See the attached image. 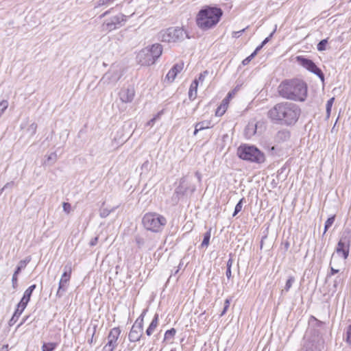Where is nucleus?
<instances>
[{
	"mask_svg": "<svg viewBox=\"0 0 351 351\" xmlns=\"http://www.w3.org/2000/svg\"><path fill=\"white\" fill-rule=\"evenodd\" d=\"M229 305H230L229 300L226 299L225 301V306H224L223 310L221 313V316H223L226 313L228 308L229 307Z\"/></svg>",
	"mask_w": 351,
	"mask_h": 351,
	"instance_id": "nucleus-44",
	"label": "nucleus"
},
{
	"mask_svg": "<svg viewBox=\"0 0 351 351\" xmlns=\"http://www.w3.org/2000/svg\"><path fill=\"white\" fill-rule=\"evenodd\" d=\"M210 231H207L204 234V239L202 241V243L201 244V246L202 247H206L208 244H209V241H210Z\"/></svg>",
	"mask_w": 351,
	"mask_h": 351,
	"instance_id": "nucleus-26",
	"label": "nucleus"
},
{
	"mask_svg": "<svg viewBox=\"0 0 351 351\" xmlns=\"http://www.w3.org/2000/svg\"><path fill=\"white\" fill-rule=\"evenodd\" d=\"M295 279L293 276H289L288 280L286 282L285 286L284 289L282 291H289L291 287H292L293 284L295 282Z\"/></svg>",
	"mask_w": 351,
	"mask_h": 351,
	"instance_id": "nucleus-25",
	"label": "nucleus"
},
{
	"mask_svg": "<svg viewBox=\"0 0 351 351\" xmlns=\"http://www.w3.org/2000/svg\"><path fill=\"white\" fill-rule=\"evenodd\" d=\"M232 97V94L231 93H228V96L226 97L228 99V100L229 99L230 97Z\"/></svg>",
	"mask_w": 351,
	"mask_h": 351,
	"instance_id": "nucleus-62",
	"label": "nucleus"
},
{
	"mask_svg": "<svg viewBox=\"0 0 351 351\" xmlns=\"http://www.w3.org/2000/svg\"><path fill=\"white\" fill-rule=\"evenodd\" d=\"M335 221V216H332L329 217L326 221L325 222V226H324V234L326 232L328 229L332 225V223Z\"/></svg>",
	"mask_w": 351,
	"mask_h": 351,
	"instance_id": "nucleus-29",
	"label": "nucleus"
},
{
	"mask_svg": "<svg viewBox=\"0 0 351 351\" xmlns=\"http://www.w3.org/2000/svg\"><path fill=\"white\" fill-rule=\"evenodd\" d=\"M350 243L351 237L350 232H344L339 239L335 252L345 260L348 257Z\"/></svg>",
	"mask_w": 351,
	"mask_h": 351,
	"instance_id": "nucleus-8",
	"label": "nucleus"
},
{
	"mask_svg": "<svg viewBox=\"0 0 351 351\" xmlns=\"http://www.w3.org/2000/svg\"><path fill=\"white\" fill-rule=\"evenodd\" d=\"M14 185V182H8L6 184L4 185V186L0 190V193L3 191L5 190V189L7 188H12Z\"/></svg>",
	"mask_w": 351,
	"mask_h": 351,
	"instance_id": "nucleus-48",
	"label": "nucleus"
},
{
	"mask_svg": "<svg viewBox=\"0 0 351 351\" xmlns=\"http://www.w3.org/2000/svg\"><path fill=\"white\" fill-rule=\"evenodd\" d=\"M143 318L139 317L134 323L129 332L128 338L131 342L138 341L143 334Z\"/></svg>",
	"mask_w": 351,
	"mask_h": 351,
	"instance_id": "nucleus-11",
	"label": "nucleus"
},
{
	"mask_svg": "<svg viewBox=\"0 0 351 351\" xmlns=\"http://www.w3.org/2000/svg\"><path fill=\"white\" fill-rule=\"evenodd\" d=\"M8 344L3 345V347L0 349V351H8Z\"/></svg>",
	"mask_w": 351,
	"mask_h": 351,
	"instance_id": "nucleus-55",
	"label": "nucleus"
},
{
	"mask_svg": "<svg viewBox=\"0 0 351 351\" xmlns=\"http://www.w3.org/2000/svg\"><path fill=\"white\" fill-rule=\"evenodd\" d=\"M208 71H204V72L201 73L199 74L198 79H196L198 81V83L199 82H202L204 80L205 77L208 75Z\"/></svg>",
	"mask_w": 351,
	"mask_h": 351,
	"instance_id": "nucleus-40",
	"label": "nucleus"
},
{
	"mask_svg": "<svg viewBox=\"0 0 351 351\" xmlns=\"http://www.w3.org/2000/svg\"><path fill=\"white\" fill-rule=\"evenodd\" d=\"M27 318L25 319H23V321L19 324L18 327H19L20 326H21L26 320Z\"/></svg>",
	"mask_w": 351,
	"mask_h": 351,
	"instance_id": "nucleus-61",
	"label": "nucleus"
},
{
	"mask_svg": "<svg viewBox=\"0 0 351 351\" xmlns=\"http://www.w3.org/2000/svg\"><path fill=\"white\" fill-rule=\"evenodd\" d=\"M182 265V263L180 262V264H179V266H178V269H177L173 272V273H172V274H171V275L170 278H171L172 276H176V275L178 273V271H179V270H180V267H181V265Z\"/></svg>",
	"mask_w": 351,
	"mask_h": 351,
	"instance_id": "nucleus-54",
	"label": "nucleus"
},
{
	"mask_svg": "<svg viewBox=\"0 0 351 351\" xmlns=\"http://www.w3.org/2000/svg\"><path fill=\"white\" fill-rule=\"evenodd\" d=\"M97 241H98V237H96L95 238H93L90 241V246H95L97 243Z\"/></svg>",
	"mask_w": 351,
	"mask_h": 351,
	"instance_id": "nucleus-50",
	"label": "nucleus"
},
{
	"mask_svg": "<svg viewBox=\"0 0 351 351\" xmlns=\"http://www.w3.org/2000/svg\"><path fill=\"white\" fill-rule=\"evenodd\" d=\"M222 14L223 12L220 8L206 6L197 14V25L204 30L212 28L218 23Z\"/></svg>",
	"mask_w": 351,
	"mask_h": 351,
	"instance_id": "nucleus-3",
	"label": "nucleus"
},
{
	"mask_svg": "<svg viewBox=\"0 0 351 351\" xmlns=\"http://www.w3.org/2000/svg\"><path fill=\"white\" fill-rule=\"evenodd\" d=\"M255 56L256 52H253L250 56H249L242 61V64L243 66L247 65Z\"/></svg>",
	"mask_w": 351,
	"mask_h": 351,
	"instance_id": "nucleus-37",
	"label": "nucleus"
},
{
	"mask_svg": "<svg viewBox=\"0 0 351 351\" xmlns=\"http://www.w3.org/2000/svg\"><path fill=\"white\" fill-rule=\"evenodd\" d=\"M56 158H57V155L56 153H51L49 156H48V158L47 160L49 161L51 160L53 162H55L56 160Z\"/></svg>",
	"mask_w": 351,
	"mask_h": 351,
	"instance_id": "nucleus-45",
	"label": "nucleus"
},
{
	"mask_svg": "<svg viewBox=\"0 0 351 351\" xmlns=\"http://www.w3.org/2000/svg\"><path fill=\"white\" fill-rule=\"evenodd\" d=\"M126 21V16L123 14H119L117 16H112L108 20H106L104 24V29L110 32L118 27L119 25H121L123 22Z\"/></svg>",
	"mask_w": 351,
	"mask_h": 351,
	"instance_id": "nucleus-13",
	"label": "nucleus"
},
{
	"mask_svg": "<svg viewBox=\"0 0 351 351\" xmlns=\"http://www.w3.org/2000/svg\"><path fill=\"white\" fill-rule=\"evenodd\" d=\"M228 99L227 98H225L223 99L221 105L217 108V110H216V112H215V114L216 116H222L226 110H227V108H228Z\"/></svg>",
	"mask_w": 351,
	"mask_h": 351,
	"instance_id": "nucleus-23",
	"label": "nucleus"
},
{
	"mask_svg": "<svg viewBox=\"0 0 351 351\" xmlns=\"http://www.w3.org/2000/svg\"><path fill=\"white\" fill-rule=\"evenodd\" d=\"M62 207H63V210L65 213H66L67 214H69L70 213L71 209V206L69 203L64 202Z\"/></svg>",
	"mask_w": 351,
	"mask_h": 351,
	"instance_id": "nucleus-42",
	"label": "nucleus"
},
{
	"mask_svg": "<svg viewBox=\"0 0 351 351\" xmlns=\"http://www.w3.org/2000/svg\"><path fill=\"white\" fill-rule=\"evenodd\" d=\"M274 32H275V30H274L273 32H271V33L270 34V35H269L268 37H267V38H265V39L262 42V43H261L262 46H264L266 43H267L269 41V40L271 39V38L273 36V34H274Z\"/></svg>",
	"mask_w": 351,
	"mask_h": 351,
	"instance_id": "nucleus-47",
	"label": "nucleus"
},
{
	"mask_svg": "<svg viewBox=\"0 0 351 351\" xmlns=\"http://www.w3.org/2000/svg\"><path fill=\"white\" fill-rule=\"evenodd\" d=\"M328 43V38L323 39L317 44V49L319 51H325L326 49V45Z\"/></svg>",
	"mask_w": 351,
	"mask_h": 351,
	"instance_id": "nucleus-28",
	"label": "nucleus"
},
{
	"mask_svg": "<svg viewBox=\"0 0 351 351\" xmlns=\"http://www.w3.org/2000/svg\"><path fill=\"white\" fill-rule=\"evenodd\" d=\"M32 294V293L28 291L27 290L25 291L23 296V298H21V301L19 302V304H21V306H22V307H23V306L25 307L27 306L28 302L30 300V298H31Z\"/></svg>",
	"mask_w": 351,
	"mask_h": 351,
	"instance_id": "nucleus-24",
	"label": "nucleus"
},
{
	"mask_svg": "<svg viewBox=\"0 0 351 351\" xmlns=\"http://www.w3.org/2000/svg\"><path fill=\"white\" fill-rule=\"evenodd\" d=\"M106 346L114 350L116 348V347L117 346V343H114L112 341H108V343L106 344Z\"/></svg>",
	"mask_w": 351,
	"mask_h": 351,
	"instance_id": "nucleus-46",
	"label": "nucleus"
},
{
	"mask_svg": "<svg viewBox=\"0 0 351 351\" xmlns=\"http://www.w3.org/2000/svg\"><path fill=\"white\" fill-rule=\"evenodd\" d=\"M226 276L228 279H230L232 277L231 269L227 268L226 272Z\"/></svg>",
	"mask_w": 351,
	"mask_h": 351,
	"instance_id": "nucleus-51",
	"label": "nucleus"
},
{
	"mask_svg": "<svg viewBox=\"0 0 351 351\" xmlns=\"http://www.w3.org/2000/svg\"><path fill=\"white\" fill-rule=\"evenodd\" d=\"M115 0H98L96 3L95 8L104 5H108L112 3Z\"/></svg>",
	"mask_w": 351,
	"mask_h": 351,
	"instance_id": "nucleus-30",
	"label": "nucleus"
},
{
	"mask_svg": "<svg viewBox=\"0 0 351 351\" xmlns=\"http://www.w3.org/2000/svg\"><path fill=\"white\" fill-rule=\"evenodd\" d=\"M298 60L304 68L317 75L322 82L324 81V75L322 70L311 60L301 57H298Z\"/></svg>",
	"mask_w": 351,
	"mask_h": 351,
	"instance_id": "nucleus-12",
	"label": "nucleus"
},
{
	"mask_svg": "<svg viewBox=\"0 0 351 351\" xmlns=\"http://www.w3.org/2000/svg\"><path fill=\"white\" fill-rule=\"evenodd\" d=\"M339 272V269H334L333 267H331V269H330V275H334L337 273Z\"/></svg>",
	"mask_w": 351,
	"mask_h": 351,
	"instance_id": "nucleus-56",
	"label": "nucleus"
},
{
	"mask_svg": "<svg viewBox=\"0 0 351 351\" xmlns=\"http://www.w3.org/2000/svg\"><path fill=\"white\" fill-rule=\"evenodd\" d=\"M346 341L351 344V326H349L346 332Z\"/></svg>",
	"mask_w": 351,
	"mask_h": 351,
	"instance_id": "nucleus-43",
	"label": "nucleus"
},
{
	"mask_svg": "<svg viewBox=\"0 0 351 351\" xmlns=\"http://www.w3.org/2000/svg\"><path fill=\"white\" fill-rule=\"evenodd\" d=\"M263 46H262V45H261L260 46L257 47L256 49H255V51L254 52H256V54L257 53V52L263 47Z\"/></svg>",
	"mask_w": 351,
	"mask_h": 351,
	"instance_id": "nucleus-59",
	"label": "nucleus"
},
{
	"mask_svg": "<svg viewBox=\"0 0 351 351\" xmlns=\"http://www.w3.org/2000/svg\"><path fill=\"white\" fill-rule=\"evenodd\" d=\"M183 63H178L173 65V66L170 69V71L167 74L166 79L169 82H172L175 80L178 73L181 72V71L183 69Z\"/></svg>",
	"mask_w": 351,
	"mask_h": 351,
	"instance_id": "nucleus-17",
	"label": "nucleus"
},
{
	"mask_svg": "<svg viewBox=\"0 0 351 351\" xmlns=\"http://www.w3.org/2000/svg\"><path fill=\"white\" fill-rule=\"evenodd\" d=\"M122 74L121 70L117 66H112L110 69L106 73L99 81L105 85H114L121 78Z\"/></svg>",
	"mask_w": 351,
	"mask_h": 351,
	"instance_id": "nucleus-10",
	"label": "nucleus"
},
{
	"mask_svg": "<svg viewBox=\"0 0 351 351\" xmlns=\"http://www.w3.org/2000/svg\"><path fill=\"white\" fill-rule=\"evenodd\" d=\"M195 175L197 177L198 180H200V179H201L200 174L198 172H196Z\"/></svg>",
	"mask_w": 351,
	"mask_h": 351,
	"instance_id": "nucleus-60",
	"label": "nucleus"
},
{
	"mask_svg": "<svg viewBox=\"0 0 351 351\" xmlns=\"http://www.w3.org/2000/svg\"><path fill=\"white\" fill-rule=\"evenodd\" d=\"M322 348V341L317 337L312 339L304 337V342L302 350L304 351H321Z\"/></svg>",
	"mask_w": 351,
	"mask_h": 351,
	"instance_id": "nucleus-14",
	"label": "nucleus"
},
{
	"mask_svg": "<svg viewBox=\"0 0 351 351\" xmlns=\"http://www.w3.org/2000/svg\"><path fill=\"white\" fill-rule=\"evenodd\" d=\"M245 29H242L241 31H239V32H234L233 34H234V37H239L241 34V32H244Z\"/></svg>",
	"mask_w": 351,
	"mask_h": 351,
	"instance_id": "nucleus-58",
	"label": "nucleus"
},
{
	"mask_svg": "<svg viewBox=\"0 0 351 351\" xmlns=\"http://www.w3.org/2000/svg\"><path fill=\"white\" fill-rule=\"evenodd\" d=\"M278 134L279 136H283L285 138L289 136V133L287 132H285V131H280V132H278Z\"/></svg>",
	"mask_w": 351,
	"mask_h": 351,
	"instance_id": "nucleus-52",
	"label": "nucleus"
},
{
	"mask_svg": "<svg viewBox=\"0 0 351 351\" xmlns=\"http://www.w3.org/2000/svg\"><path fill=\"white\" fill-rule=\"evenodd\" d=\"M135 95L134 88L132 86L128 88H123L119 93V96L120 100L123 103H130L133 101Z\"/></svg>",
	"mask_w": 351,
	"mask_h": 351,
	"instance_id": "nucleus-16",
	"label": "nucleus"
},
{
	"mask_svg": "<svg viewBox=\"0 0 351 351\" xmlns=\"http://www.w3.org/2000/svg\"><path fill=\"white\" fill-rule=\"evenodd\" d=\"M162 52V45L154 44L151 47H145L141 50L136 56V61L142 66L152 65L161 56Z\"/></svg>",
	"mask_w": 351,
	"mask_h": 351,
	"instance_id": "nucleus-4",
	"label": "nucleus"
},
{
	"mask_svg": "<svg viewBox=\"0 0 351 351\" xmlns=\"http://www.w3.org/2000/svg\"><path fill=\"white\" fill-rule=\"evenodd\" d=\"M31 257L27 256L24 260H21L19 261L16 270L14 271L12 278V285L13 289H16L18 287V275L21 271L22 269H25L27 265L30 262Z\"/></svg>",
	"mask_w": 351,
	"mask_h": 351,
	"instance_id": "nucleus-15",
	"label": "nucleus"
},
{
	"mask_svg": "<svg viewBox=\"0 0 351 351\" xmlns=\"http://www.w3.org/2000/svg\"><path fill=\"white\" fill-rule=\"evenodd\" d=\"M237 156L242 160L252 162L262 163L265 154L254 145H241L237 149Z\"/></svg>",
	"mask_w": 351,
	"mask_h": 351,
	"instance_id": "nucleus-5",
	"label": "nucleus"
},
{
	"mask_svg": "<svg viewBox=\"0 0 351 351\" xmlns=\"http://www.w3.org/2000/svg\"><path fill=\"white\" fill-rule=\"evenodd\" d=\"M186 32L182 28L172 27L160 32L159 37L162 42L176 43L184 40Z\"/></svg>",
	"mask_w": 351,
	"mask_h": 351,
	"instance_id": "nucleus-7",
	"label": "nucleus"
},
{
	"mask_svg": "<svg viewBox=\"0 0 351 351\" xmlns=\"http://www.w3.org/2000/svg\"><path fill=\"white\" fill-rule=\"evenodd\" d=\"M106 16V14H105V12H104L101 15H100L99 17L101 19V18H103V17H104Z\"/></svg>",
	"mask_w": 351,
	"mask_h": 351,
	"instance_id": "nucleus-64",
	"label": "nucleus"
},
{
	"mask_svg": "<svg viewBox=\"0 0 351 351\" xmlns=\"http://www.w3.org/2000/svg\"><path fill=\"white\" fill-rule=\"evenodd\" d=\"M278 90L282 97L295 101H304L307 97L306 84L298 79L282 82Z\"/></svg>",
	"mask_w": 351,
	"mask_h": 351,
	"instance_id": "nucleus-2",
	"label": "nucleus"
},
{
	"mask_svg": "<svg viewBox=\"0 0 351 351\" xmlns=\"http://www.w3.org/2000/svg\"><path fill=\"white\" fill-rule=\"evenodd\" d=\"M334 100H335V98L332 97V98H330L327 101V104H326V112L328 114V116H329L330 114V111H331V108H332V104L334 102Z\"/></svg>",
	"mask_w": 351,
	"mask_h": 351,
	"instance_id": "nucleus-35",
	"label": "nucleus"
},
{
	"mask_svg": "<svg viewBox=\"0 0 351 351\" xmlns=\"http://www.w3.org/2000/svg\"><path fill=\"white\" fill-rule=\"evenodd\" d=\"M176 333V330L174 328H171L166 331L165 334V339H172Z\"/></svg>",
	"mask_w": 351,
	"mask_h": 351,
	"instance_id": "nucleus-31",
	"label": "nucleus"
},
{
	"mask_svg": "<svg viewBox=\"0 0 351 351\" xmlns=\"http://www.w3.org/2000/svg\"><path fill=\"white\" fill-rule=\"evenodd\" d=\"M230 256H232L231 254H230ZM232 263H233V259L232 258V257H230V258L228 259L227 264H226L227 268L231 269Z\"/></svg>",
	"mask_w": 351,
	"mask_h": 351,
	"instance_id": "nucleus-49",
	"label": "nucleus"
},
{
	"mask_svg": "<svg viewBox=\"0 0 351 351\" xmlns=\"http://www.w3.org/2000/svg\"><path fill=\"white\" fill-rule=\"evenodd\" d=\"M56 347L55 343H44L42 346V351H53Z\"/></svg>",
	"mask_w": 351,
	"mask_h": 351,
	"instance_id": "nucleus-27",
	"label": "nucleus"
},
{
	"mask_svg": "<svg viewBox=\"0 0 351 351\" xmlns=\"http://www.w3.org/2000/svg\"><path fill=\"white\" fill-rule=\"evenodd\" d=\"M106 16V14H105V12H104L101 15H100L99 17L101 19V18H103V17H104Z\"/></svg>",
	"mask_w": 351,
	"mask_h": 351,
	"instance_id": "nucleus-63",
	"label": "nucleus"
},
{
	"mask_svg": "<svg viewBox=\"0 0 351 351\" xmlns=\"http://www.w3.org/2000/svg\"><path fill=\"white\" fill-rule=\"evenodd\" d=\"M301 114L300 108L295 104L282 101L276 104L267 112L268 117L273 121L280 122L282 125H294Z\"/></svg>",
	"mask_w": 351,
	"mask_h": 351,
	"instance_id": "nucleus-1",
	"label": "nucleus"
},
{
	"mask_svg": "<svg viewBox=\"0 0 351 351\" xmlns=\"http://www.w3.org/2000/svg\"><path fill=\"white\" fill-rule=\"evenodd\" d=\"M243 198L239 200V202L237 204V205L234 208L233 217L236 216L241 210L242 207H243Z\"/></svg>",
	"mask_w": 351,
	"mask_h": 351,
	"instance_id": "nucleus-32",
	"label": "nucleus"
},
{
	"mask_svg": "<svg viewBox=\"0 0 351 351\" xmlns=\"http://www.w3.org/2000/svg\"><path fill=\"white\" fill-rule=\"evenodd\" d=\"M112 210H108V208H101L99 213L100 217L105 218L108 217Z\"/></svg>",
	"mask_w": 351,
	"mask_h": 351,
	"instance_id": "nucleus-36",
	"label": "nucleus"
},
{
	"mask_svg": "<svg viewBox=\"0 0 351 351\" xmlns=\"http://www.w3.org/2000/svg\"><path fill=\"white\" fill-rule=\"evenodd\" d=\"M144 228L152 232H160L167 223L166 218L156 213H146L142 219Z\"/></svg>",
	"mask_w": 351,
	"mask_h": 351,
	"instance_id": "nucleus-6",
	"label": "nucleus"
},
{
	"mask_svg": "<svg viewBox=\"0 0 351 351\" xmlns=\"http://www.w3.org/2000/svg\"><path fill=\"white\" fill-rule=\"evenodd\" d=\"M198 86V81L195 80L191 84L189 90V98L190 100H194L197 97V90Z\"/></svg>",
	"mask_w": 351,
	"mask_h": 351,
	"instance_id": "nucleus-19",
	"label": "nucleus"
},
{
	"mask_svg": "<svg viewBox=\"0 0 351 351\" xmlns=\"http://www.w3.org/2000/svg\"><path fill=\"white\" fill-rule=\"evenodd\" d=\"M121 330L119 328H113L110 330L108 336V340L114 343H117L118 338L120 335Z\"/></svg>",
	"mask_w": 351,
	"mask_h": 351,
	"instance_id": "nucleus-20",
	"label": "nucleus"
},
{
	"mask_svg": "<svg viewBox=\"0 0 351 351\" xmlns=\"http://www.w3.org/2000/svg\"><path fill=\"white\" fill-rule=\"evenodd\" d=\"M36 285H32L30 287H29L26 290L32 293L34 291V290L36 289Z\"/></svg>",
	"mask_w": 351,
	"mask_h": 351,
	"instance_id": "nucleus-53",
	"label": "nucleus"
},
{
	"mask_svg": "<svg viewBox=\"0 0 351 351\" xmlns=\"http://www.w3.org/2000/svg\"><path fill=\"white\" fill-rule=\"evenodd\" d=\"M158 324V315L156 314L154 315V317L152 319L151 324H149V327L146 330V334L147 336H150L153 334V332L155 330V329L156 328Z\"/></svg>",
	"mask_w": 351,
	"mask_h": 351,
	"instance_id": "nucleus-21",
	"label": "nucleus"
},
{
	"mask_svg": "<svg viewBox=\"0 0 351 351\" xmlns=\"http://www.w3.org/2000/svg\"><path fill=\"white\" fill-rule=\"evenodd\" d=\"M210 122L208 121H203L198 122L195 125L194 135H196L199 131L210 128Z\"/></svg>",
	"mask_w": 351,
	"mask_h": 351,
	"instance_id": "nucleus-22",
	"label": "nucleus"
},
{
	"mask_svg": "<svg viewBox=\"0 0 351 351\" xmlns=\"http://www.w3.org/2000/svg\"><path fill=\"white\" fill-rule=\"evenodd\" d=\"M162 114V112H160L158 113V114H156L154 118H152V119H150V120L147 122V125L152 126V125L154 124V123H155L156 120V119H159V117H160V114Z\"/></svg>",
	"mask_w": 351,
	"mask_h": 351,
	"instance_id": "nucleus-41",
	"label": "nucleus"
},
{
	"mask_svg": "<svg viewBox=\"0 0 351 351\" xmlns=\"http://www.w3.org/2000/svg\"><path fill=\"white\" fill-rule=\"evenodd\" d=\"M96 330H97V326L96 325H94L93 328L90 329V328H88L87 330V332L89 333L90 332L91 333V337L90 339L88 340V342L89 344H92L93 341V337H94V335L96 332Z\"/></svg>",
	"mask_w": 351,
	"mask_h": 351,
	"instance_id": "nucleus-34",
	"label": "nucleus"
},
{
	"mask_svg": "<svg viewBox=\"0 0 351 351\" xmlns=\"http://www.w3.org/2000/svg\"><path fill=\"white\" fill-rule=\"evenodd\" d=\"M72 272V264L71 262L68 263L64 267V272L61 276L59 282L58 289L56 293L58 298H61L68 287V282L70 280Z\"/></svg>",
	"mask_w": 351,
	"mask_h": 351,
	"instance_id": "nucleus-9",
	"label": "nucleus"
},
{
	"mask_svg": "<svg viewBox=\"0 0 351 351\" xmlns=\"http://www.w3.org/2000/svg\"><path fill=\"white\" fill-rule=\"evenodd\" d=\"M37 129V124L35 123H32L29 128H27V132H29L31 135L35 134Z\"/></svg>",
	"mask_w": 351,
	"mask_h": 351,
	"instance_id": "nucleus-38",
	"label": "nucleus"
},
{
	"mask_svg": "<svg viewBox=\"0 0 351 351\" xmlns=\"http://www.w3.org/2000/svg\"><path fill=\"white\" fill-rule=\"evenodd\" d=\"M135 241L138 247H143L145 243L144 239L140 236L136 237Z\"/></svg>",
	"mask_w": 351,
	"mask_h": 351,
	"instance_id": "nucleus-39",
	"label": "nucleus"
},
{
	"mask_svg": "<svg viewBox=\"0 0 351 351\" xmlns=\"http://www.w3.org/2000/svg\"><path fill=\"white\" fill-rule=\"evenodd\" d=\"M8 107V101L7 100H3L0 102V117L4 112V111Z\"/></svg>",
	"mask_w": 351,
	"mask_h": 351,
	"instance_id": "nucleus-33",
	"label": "nucleus"
},
{
	"mask_svg": "<svg viewBox=\"0 0 351 351\" xmlns=\"http://www.w3.org/2000/svg\"><path fill=\"white\" fill-rule=\"evenodd\" d=\"M114 350L107 346H104V347L103 348V350L102 351H113Z\"/></svg>",
	"mask_w": 351,
	"mask_h": 351,
	"instance_id": "nucleus-57",
	"label": "nucleus"
},
{
	"mask_svg": "<svg viewBox=\"0 0 351 351\" xmlns=\"http://www.w3.org/2000/svg\"><path fill=\"white\" fill-rule=\"evenodd\" d=\"M26 307L23 306V307L21 306V304L19 303L17 305V308L12 315V318L9 321V325L12 326L14 325L16 321L18 320L19 317L21 316V313L23 312Z\"/></svg>",
	"mask_w": 351,
	"mask_h": 351,
	"instance_id": "nucleus-18",
	"label": "nucleus"
}]
</instances>
